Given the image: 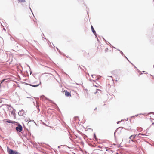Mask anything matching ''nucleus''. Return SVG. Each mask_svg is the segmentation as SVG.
<instances>
[{"mask_svg": "<svg viewBox=\"0 0 154 154\" xmlns=\"http://www.w3.org/2000/svg\"><path fill=\"white\" fill-rule=\"evenodd\" d=\"M9 80L8 79H5L2 80L0 84V87L4 86L9 82Z\"/></svg>", "mask_w": 154, "mask_h": 154, "instance_id": "1", "label": "nucleus"}, {"mask_svg": "<svg viewBox=\"0 0 154 154\" xmlns=\"http://www.w3.org/2000/svg\"><path fill=\"white\" fill-rule=\"evenodd\" d=\"M7 149L9 154H19L17 151L11 149L8 147L7 148Z\"/></svg>", "mask_w": 154, "mask_h": 154, "instance_id": "2", "label": "nucleus"}, {"mask_svg": "<svg viewBox=\"0 0 154 154\" xmlns=\"http://www.w3.org/2000/svg\"><path fill=\"white\" fill-rule=\"evenodd\" d=\"M16 129L17 131L19 132H21L23 130L22 126L20 124H19L17 127L16 128Z\"/></svg>", "mask_w": 154, "mask_h": 154, "instance_id": "3", "label": "nucleus"}, {"mask_svg": "<svg viewBox=\"0 0 154 154\" xmlns=\"http://www.w3.org/2000/svg\"><path fill=\"white\" fill-rule=\"evenodd\" d=\"M146 130H150L152 131H154V122L152 123L150 127L148 128Z\"/></svg>", "mask_w": 154, "mask_h": 154, "instance_id": "4", "label": "nucleus"}, {"mask_svg": "<svg viewBox=\"0 0 154 154\" xmlns=\"http://www.w3.org/2000/svg\"><path fill=\"white\" fill-rule=\"evenodd\" d=\"M92 77L93 79L91 80L94 81H95L99 79V77L95 75H92Z\"/></svg>", "mask_w": 154, "mask_h": 154, "instance_id": "5", "label": "nucleus"}, {"mask_svg": "<svg viewBox=\"0 0 154 154\" xmlns=\"http://www.w3.org/2000/svg\"><path fill=\"white\" fill-rule=\"evenodd\" d=\"M65 95L67 97H71V94L69 92L67 91H65Z\"/></svg>", "mask_w": 154, "mask_h": 154, "instance_id": "6", "label": "nucleus"}, {"mask_svg": "<svg viewBox=\"0 0 154 154\" xmlns=\"http://www.w3.org/2000/svg\"><path fill=\"white\" fill-rule=\"evenodd\" d=\"M7 121H6V122L10 123H12L13 124L15 123L16 122L14 121H11L9 120H7Z\"/></svg>", "mask_w": 154, "mask_h": 154, "instance_id": "7", "label": "nucleus"}, {"mask_svg": "<svg viewBox=\"0 0 154 154\" xmlns=\"http://www.w3.org/2000/svg\"><path fill=\"white\" fill-rule=\"evenodd\" d=\"M136 135H132L129 137V138L132 140L135 137Z\"/></svg>", "mask_w": 154, "mask_h": 154, "instance_id": "8", "label": "nucleus"}, {"mask_svg": "<svg viewBox=\"0 0 154 154\" xmlns=\"http://www.w3.org/2000/svg\"><path fill=\"white\" fill-rule=\"evenodd\" d=\"M91 29H92L93 32L94 34H95L96 33V32H95V31L94 30L92 26H91Z\"/></svg>", "mask_w": 154, "mask_h": 154, "instance_id": "9", "label": "nucleus"}, {"mask_svg": "<svg viewBox=\"0 0 154 154\" xmlns=\"http://www.w3.org/2000/svg\"><path fill=\"white\" fill-rule=\"evenodd\" d=\"M18 1L20 2H23L25 1V0H18Z\"/></svg>", "mask_w": 154, "mask_h": 154, "instance_id": "10", "label": "nucleus"}, {"mask_svg": "<svg viewBox=\"0 0 154 154\" xmlns=\"http://www.w3.org/2000/svg\"><path fill=\"white\" fill-rule=\"evenodd\" d=\"M39 85V84H38L37 85H31V86L34 87H36L38 86Z\"/></svg>", "mask_w": 154, "mask_h": 154, "instance_id": "11", "label": "nucleus"}, {"mask_svg": "<svg viewBox=\"0 0 154 154\" xmlns=\"http://www.w3.org/2000/svg\"><path fill=\"white\" fill-rule=\"evenodd\" d=\"M2 106H4V105H3ZM4 106H6L11 107V105H9L5 104V105H4Z\"/></svg>", "mask_w": 154, "mask_h": 154, "instance_id": "12", "label": "nucleus"}, {"mask_svg": "<svg viewBox=\"0 0 154 154\" xmlns=\"http://www.w3.org/2000/svg\"><path fill=\"white\" fill-rule=\"evenodd\" d=\"M108 50V48H106L105 49V51L106 52Z\"/></svg>", "mask_w": 154, "mask_h": 154, "instance_id": "13", "label": "nucleus"}, {"mask_svg": "<svg viewBox=\"0 0 154 154\" xmlns=\"http://www.w3.org/2000/svg\"><path fill=\"white\" fill-rule=\"evenodd\" d=\"M142 135H143V136H145V135H146L145 134H141Z\"/></svg>", "mask_w": 154, "mask_h": 154, "instance_id": "14", "label": "nucleus"}, {"mask_svg": "<svg viewBox=\"0 0 154 154\" xmlns=\"http://www.w3.org/2000/svg\"><path fill=\"white\" fill-rule=\"evenodd\" d=\"M108 87H110V85H108Z\"/></svg>", "mask_w": 154, "mask_h": 154, "instance_id": "15", "label": "nucleus"}, {"mask_svg": "<svg viewBox=\"0 0 154 154\" xmlns=\"http://www.w3.org/2000/svg\"><path fill=\"white\" fill-rule=\"evenodd\" d=\"M94 86L96 87H97V86L96 85H95Z\"/></svg>", "mask_w": 154, "mask_h": 154, "instance_id": "16", "label": "nucleus"}, {"mask_svg": "<svg viewBox=\"0 0 154 154\" xmlns=\"http://www.w3.org/2000/svg\"><path fill=\"white\" fill-rule=\"evenodd\" d=\"M120 122H117V124H118Z\"/></svg>", "mask_w": 154, "mask_h": 154, "instance_id": "17", "label": "nucleus"}, {"mask_svg": "<svg viewBox=\"0 0 154 154\" xmlns=\"http://www.w3.org/2000/svg\"><path fill=\"white\" fill-rule=\"evenodd\" d=\"M99 48V47H97V48Z\"/></svg>", "mask_w": 154, "mask_h": 154, "instance_id": "18", "label": "nucleus"}]
</instances>
